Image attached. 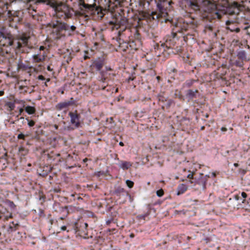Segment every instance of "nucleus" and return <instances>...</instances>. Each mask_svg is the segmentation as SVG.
Instances as JSON below:
<instances>
[{
	"label": "nucleus",
	"instance_id": "nucleus-26",
	"mask_svg": "<svg viewBox=\"0 0 250 250\" xmlns=\"http://www.w3.org/2000/svg\"><path fill=\"white\" fill-rule=\"evenodd\" d=\"M7 154L5 153L0 158V165L5 166L7 164Z\"/></svg>",
	"mask_w": 250,
	"mask_h": 250
},
{
	"label": "nucleus",
	"instance_id": "nucleus-58",
	"mask_svg": "<svg viewBox=\"0 0 250 250\" xmlns=\"http://www.w3.org/2000/svg\"><path fill=\"white\" fill-rule=\"evenodd\" d=\"M47 70H48V71H52V69L51 68V67H50V66H48L47 67Z\"/></svg>",
	"mask_w": 250,
	"mask_h": 250
},
{
	"label": "nucleus",
	"instance_id": "nucleus-14",
	"mask_svg": "<svg viewBox=\"0 0 250 250\" xmlns=\"http://www.w3.org/2000/svg\"><path fill=\"white\" fill-rule=\"evenodd\" d=\"M75 102L73 98H71L68 101H65L58 103L55 106L56 109L58 110H61L63 108L68 107L69 106L74 105Z\"/></svg>",
	"mask_w": 250,
	"mask_h": 250
},
{
	"label": "nucleus",
	"instance_id": "nucleus-50",
	"mask_svg": "<svg viewBox=\"0 0 250 250\" xmlns=\"http://www.w3.org/2000/svg\"><path fill=\"white\" fill-rule=\"evenodd\" d=\"M241 195L243 197V198H246L247 196V194L245 192H242L241 193Z\"/></svg>",
	"mask_w": 250,
	"mask_h": 250
},
{
	"label": "nucleus",
	"instance_id": "nucleus-7",
	"mask_svg": "<svg viewBox=\"0 0 250 250\" xmlns=\"http://www.w3.org/2000/svg\"><path fill=\"white\" fill-rule=\"evenodd\" d=\"M87 227L88 225L86 223L82 222L76 223L75 224L76 234L83 238H88L89 236H88L87 233Z\"/></svg>",
	"mask_w": 250,
	"mask_h": 250
},
{
	"label": "nucleus",
	"instance_id": "nucleus-57",
	"mask_svg": "<svg viewBox=\"0 0 250 250\" xmlns=\"http://www.w3.org/2000/svg\"><path fill=\"white\" fill-rule=\"evenodd\" d=\"M133 80H134V78H132V77H130L129 78H128L127 81H128V82H129L130 81H133Z\"/></svg>",
	"mask_w": 250,
	"mask_h": 250
},
{
	"label": "nucleus",
	"instance_id": "nucleus-36",
	"mask_svg": "<svg viewBox=\"0 0 250 250\" xmlns=\"http://www.w3.org/2000/svg\"><path fill=\"white\" fill-rule=\"evenodd\" d=\"M106 231L109 233L110 235L115 234L117 232V229L115 228L108 229Z\"/></svg>",
	"mask_w": 250,
	"mask_h": 250
},
{
	"label": "nucleus",
	"instance_id": "nucleus-24",
	"mask_svg": "<svg viewBox=\"0 0 250 250\" xmlns=\"http://www.w3.org/2000/svg\"><path fill=\"white\" fill-rule=\"evenodd\" d=\"M212 14L213 18H216L218 19H220L222 18L223 15H224V13L222 11H217L216 10H215Z\"/></svg>",
	"mask_w": 250,
	"mask_h": 250
},
{
	"label": "nucleus",
	"instance_id": "nucleus-12",
	"mask_svg": "<svg viewBox=\"0 0 250 250\" xmlns=\"http://www.w3.org/2000/svg\"><path fill=\"white\" fill-rule=\"evenodd\" d=\"M104 9L113 12L116 7L121 6L124 2V0H105Z\"/></svg>",
	"mask_w": 250,
	"mask_h": 250
},
{
	"label": "nucleus",
	"instance_id": "nucleus-38",
	"mask_svg": "<svg viewBox=\"0 0 250 250\" xmlns=\"http://www.w3.org/2000/svg\"><path fill=\"white\" fill-rule=\"evenodd\" d=\"M164 194V192L162 189H160L157 191L156 194L158 197H162Z\"/></svg>",
	"mask_w": 250,
	"mask_h": 250
},
{
	"label": "nucleus",
	"instance_id": "nucleus-56",
	"mask_svg": "<svg viewBox=\"0 0 250 250\" xmlns=\"http://www.w3.org/2000/svg\"><path fill=\"white\" fill-rule=\"evenodd\" d=\"M61 229L62 230H65L66 229V227L64 226H62L61 228Z\"/></svg>",
	"mask_w": 250,
	"mask_h": 250
},
{
	"label": "nucleus",
	"instance_id": "nucleus-16",
	"mask_svg": "<svg viewBox=\"0 0 250 250\" xmlns=\"http://www.w3.org/2000/svg\"><path fill=\"white\" fill-rule=\"evenodd\" d=\"M198 93L197 90H193L189 89L187 90L186 93V97L188 99V101H192L193 99L197 98V94Z\"/></svg>",
	"mask_w": 250,
	"mask_h": 250
},
{
	"label": "nucleus",
	"instance_id": "nucleus-23",
	"mask_svg": "<svg viewBox=\"0 0 250 250\" xmlns=\"http://www.w3.org/2000/svg\"><path fill=\"white\" fill-rule=\"evenodd\" d=\"M131 166L132 164L129 162L122 161L120 167L124 170H126L131 167Z\"/></svg>",
	"mask_w": 250,
	"mask_h": 250
},
{
	"label": "nucleus",
	"instance_id": "nucleus-45",
	"mask_svg": "<svg viewBox=\"0 0 250 250\" xmlns=\"http://www.w3.org/2000/svg\"><path fill=\"white\" fill-rule=\"evenodd\" d=\"M23 111H24L23 108H20L19 109V114H18V115H17V117H18L19 116L21 115L22 114V113H23Z\"/></svg>",
	"mask_w": 250,
	"mask_h": 250
},
{
	"label": "nucleus",
	"instance_id": "nucleus-51",
	"mask_svg": "<svg viewBox=\"0 0 250 250\" xmlns=\"http://www.w3.org/2000/svg\"><path fill=\"white\" fill-rule=\"evenodd\" d=\"M113 221V219L108 220L106 221V224L107 225H109V224Z\"/></svg>",
	"mask_w": 250,
	"mask_h": 250
},
{
	"label": "nucleus",
	"instance_id": "nucleus-13",
	"mask_svg": "<svg viewBox=\"0 0 250 250\" xmlns=\"http://www.w3.org/2000/svg\"><path fill=\"white\" fill-rule=\"evenodd\" d=\"M12 213L9 212L6 208L0 206V221H5L9 218H12Z\"/></svg>",
	"mask_w": 250,
	"mask_h": 250
},
{
	"label": "nucleus",
	"instance_id": "nucleus-37",
	"mask_svg": "<svg viewBox=\"0 0 250 250\" xmlns=\"http://www.w3.org/2000/svg\"><path fill=\"white\" fill-rule=\"evenodd\" d=\"M125 183L128 188H133V187L134 186L133 182H132V181L129 180H127L126 181Z\"/></svg>",
	"mask_w": 250,
	"mask_h": 250
},
{
	"label": "nucleus",
	"instance_id": "nucleus-40",
	"mask_svg": "<svg viewBox=\"0 0 250 250\" xmlns=\"http://www.w3.org/2000/svg\"><path fill=\"white\" fill-rule=\"evenodd\" d=\"M25 135H24L22 133H20L18 135V139H22V140H25Z\"/></svg>",
	"mask_w": 250,
	"mask_h": 250
},
{
	"label": "nucleus",
	"instance_id": "nucleus-19",
	"mask_svg": "<svg viewBox=\"0 0 250 250\" xmlns=\"http://www.w3.org/2000/svg\"><path fill=\"white\" fill-rule=\"evenodd\" d=\"M188 189V186L184 184H180L177 188V195H179L185 192Z\"/></svg>",
	"mask_w": 250,
	"mask_h": 250
},
{
	"label": "nucleus",
	"instance_id": "nucleus-33",
	"mask_svg": "<svg viewBox=\"0 0 250 250\" xmlns=\"http://www.w3.org/2000/svg\"><path fill=\"white\" fill-rule=\"evenodd\" d=\"M6 105L10 109V110H13L14 109L15 105L13 102H8L6 104Z\"/></svg>",
	"mask_w": 250,
	"mask_h": 250
},
{
	"label": "nucleus",
	"instance_id": "nucleus-27",
	"mask_svg": "<svg viewBox=\"0 0 250 250\" xmlns=\"http://www.w3.org/2000/svg\"><path fill=\"white\" fill-rule=\"evenodd\" d=\"M19 153L20 155L24 156L28 153V149L23 147H20L19 149Z\"/></svg>",
	"mask_w": 250,
	"mask_h": 250
},
{
	"label": "nucleus",
	"instance_id": "nucleus-1",
	"mask_svg": "<svg viewBox=\"0 0 250 250\" xmlns=\"http://www.w3.org/2000/svg\"><path fill=\"white\" fill-rule=\"evenodd\" d=\"M29 36L26 34H22L14 42L12 35L10 33H4L0 32V47H8L13 45L14 47L24 52L22 48L28 46Z\"/></svg>",
	"mask_w": 250,
	"mask_h": 250
},
{
	"label": "nucleus",
	"instance_id": "nucleus-18",
	"mask_svg": "<svg viewBox=\"0 0 250 250\" xmlns=\"http://www.w3.org/2000/svg\"><path fill=\"white\" fill-rule=\"evenodd\" d=\"M158 2L157 3V6L158 8L159 9L160 12L163 14L166 11L165 9V3L167 0H158Z\"/></svg>",
	"mask_w": 250,
	"mask_h": 250
},
{
	"label": "nucleus",
	"instance_id": "nucleus-17",
	"mask_svg": "<svg viewBox=\"0 0 250 250\" xmlns=\"http://www.w3.org/2000/svg\"><path fill=\"white\" fill-rule=\"evenodd\" d=\"M20 227V225L18 222H15L12 221L10 223L8 227L7 228V231L9 233L15 231L18 229Z\"/></svg>",
	"mask_w": 250,
	"mask_h": 250
},
{
	"label": "nucleus",
	"instance_id": "nucleus-20",
	"mask_svg": "<svg viewBox=\"0 0 250 250\" xmlns=\"http://www.w3.org/2000/svg\"><path fill=\"white\" fill-rule=\"evenodd\" d=\"M115 193L117 196H121V195H128V193L124 188L119 187L115 190Z\"/></svg>",
	"mask_w": 250,
	"mask_h": 250
},
{
	"label": "nucleus",
	"instance_id": "nucleus-35",
	"mask_svg": "<svg viewBox=\"0 0 250 250\" xmlns=\"http://www.w3.org/2000/svg\"><path fill=\"white\" fill-rule=\"evenodd\" d=\"M25 120L28 122V125L29 127H33L35 125V122L33 120H29V118H26Z\"/></svg>",
	"mask_w": 250,
	"mask_h": 250
},
{
	"label": "nucleus",
	"instance_id": "nucleus-62",
	"mask_svg": "<svg viewBox=\"0 0 250 250\" xmlns=\"http://www.w3.org/2000/svg\"><path fill=\"white\" fill-rule=\"evenodd\" d=\"M119 145L120 146H124V144L122 142H120L119 143Z\"/></svg>",
	"mask_w": 250,
	"mask_h": 250
},
{
	"label": "nucleus",
	"instance_id": "nucleus-64",
	"mask_svg": "<svg viewBox=\"0 0 250 250\" xmlns=\"http://www.w3.org/2000/svg\"><path fill=\"white\" fill-rule=\"evenodd\" d=\"M235 31L236 32H239L240 31V29L238 28H236V29L235 30Z\"/></svg>",
	"mask_w": 250,
	"mask_h": 250
},
{
	"label": "nucleus",
	"instance_id": "nucleus-59",
	"mask_svg": "<svg viewBox=\"0 0 250 250\" xmlns=\"http://www.w3.org/2000/svg\"><path fill=\"white\" fill-rule=\"evenodd\" d=\"M4 92L3 91H2V90L0 91V97L3 96L4 95Z\"/></svg>",
	"mask_w": 250,
	"mask_h": 250
},
{
	"label": "nucleus",
	"instance_id": "nucleus-3",
	"mask_svg": "<svg viewBox=\"0 0 250 250\" xmlns=\"http://www.w3.org/2000/svg\"><path fill=\"white\" fill-rule=\"evenodd\" d=\"M105 25L107 28L112 31L120 29L119 33L126 29L129 30L130 27L128 19L121 13H115L113 15L112 18L105 23Z\"/></svg>",
	"mask_w": 250,
	"mask_h": 250
},
{
	"label": "nucleus",
	"instance_id": "nucleus-49",
	"mask_svg": "<svg viewBox=\"0 0 250 250\" xmlns=\"http://www.w3.org/2000/svg\"><path fill=\"white\" fill-rule=\"evenodd\" d=\"M234 22V21H230V20H228L226 21V25H230L231 23H233Z\"/></svg>",
	"mask_w": 250,
	"mask_h": 250
},
{
	"label": "nucleus",
	"instance_id": "nucleus-5",
	"mask_svg": "<svg viewBox=\"0 0 250 250\" xmlns=\"http://www.w3.org/2000/svg\"><path fill=\"white\" fill-rule=\"evenodd\" d=\"M67 2L69 1L74 8H78L75 11V14L79 17H84L85 21L88 20V15L92 8L91 5L85 4L84 0H66Z\"/></svg>",
	"mask_w": 250,
	"mask_h": 250
},
{
	"label": "nucleus",
	"instance_id": "nucleus-15",
	"mask_svg": "<svg viewBox=\"0 0 250 250\" xmlns=\"http://www.w3.org/2000/svg\"><path fill=\"white\" fill-rule=\"evenodd\" d=\"M46 57V54L45 52H39L37 54H35L33 56V62L38 63L43 62L45 60Z\"/></svg>",
	"mask_w": 250,
	"mask_h": 250
},
{
	"label": "nucleus",
	"instance_id": "nucleus-21",
	"mask_svg": "<svg viewBox=\"0 0 250 250\" xmlns=\"http://www.w3.org/2000/svg\"><path fill=\"white\" fill-rule=\"evenodd\" d=\"M29 87L27 86H22L21 85L19 87V90H20V92L21 93L25 94L27 92L29 93H31L34 91L33 89L31 90L30 91H29Z\"/></svg>",
	"mask_w": 250,
	"mask_h": 250
},
{
	"label": "nucleus",
	"instance_id": "nucleus-43",
	"mask_svg": "<svg viewBox=\"0 0 250 250\" xmlns=\"http://www.w3.org/2000/svg\"><path fill=\"white\" fill-rule=\"evenodd\" d=\"M39 215L40 217L44 216V210L42 209L39 210Z\"/></svg>",
	"mask_w": 250,
	"mask_h": 250
},
{
	"label": "nucleus",
	"instance_id": "nucleus-55",
	"mask_svg": "<svg viewBox=\"0 0 250 250\" xmlns=\"http://www.w3.org/2000/svg\"><path fill=\"white\" fill-rule=\"evenodd\" d=\"M210 174H211V176H212L213 177H215L216 176V173L214 172H211L210 173Z\"/></svg>",
	"mask_w": 250,
	"mask_h": 250
},
{
	"label": "nucleus",
	"instance_id": "nucleus-46",
	"mask_svg": "<svg viewBox=\"0 0 250 250\" xmlns=\"http://www.w3.org/2000/svg\"><path fill=\"white\" fill-rule=\"evenodd\" d=\"M38 79L40 80H45V78H44V77L42 75H39L38 77Z\"/></svg>",
	"mask_w": 250,
	"mask_h": 250
},
{
	"label": "nucleus",
	"instance_id": "nucleus-4",
	"mask_svg": "<svg viewBox=\"0 0 250 250\" xmlns=\"http://www.w3.org/2000/svg\"><path fill=\"white\" fill-rule=\"evenodd\" d=\"M47 26L52 29L51 34L56 39L65 37L67 30H68V25L67 23L58 20H52L47 24Z\"/></svg>",
	"mask_w": 250,
	"mask_h": 250
},
{
	"label": "nucleus",
	"instance_id": "nucleus-25",
	"mask_svg": "<svg viewBox=\"0 0 250 250\" xmlns=\"http://www.w3.org/2000/svg\"><path fill=\"white\" fill-rule=\"evenodd\" d=\"M76 30V27L74 25H72L71 26L68 25V30H67L66 35L68 36H72Z\"/></svg>",
	"mask_w": 250,
	"mask_h": 250
},
{
	"label": "nucleus",
	"instance_id": "nucleus-52",
	"mask_svg": "<svg viewBox=\"0 0 250 250\" xmlns=\"http://www.w3.org/2000/svg\"><path fill=\"white\" fill-rule=\"evenodd\" d=\"M172 103V100H168L167 101V106H170Z\"/></svg>",
	"mask_w": 250,
	"mask_h": 250
},
{
	"label": "nucleus",
	"instance_id": "nucleus-48",
	"mask_svg": "<svg viewBox=\"0 0 250 250\" xmlns=\"http://www.w3.org/2000/svg\"><path fill=\"white\" fill-rule=\"evenodd\" d=\"M159 99L160 101H162L163 102H164V101H167V100L165 99V98L163 96H160L159 97Z\"/></svg>",
	"mask_w": 250,
	"mask_h": 250
},
{
	"label": "nucleus",
	"instance_id": "nucleus-44",
	"mask_svg": "<svg viewBox=\"0 0 250 250\" xmlns=\"http://www.w3.org/2000/svg\"><path fill=\"white\" fill-rule=\"evenodd\" d=\"M45 50H47L46 47L43 46H41L39 48V51L40 52H41V51H43V52H45Z\"/></svg>",
	"mask_w": 250,
	"mask_h": 250
},
{
	"label": "nucleus",
	"instance_id": "nucleus-34",
	"mask_svg": "<svg viewBox=\"0 0 250 250\" xmlns=\"http://www.w3.org/2000/svg\"><path fill=\"white\" fill-rule=\"evenodd\" d=\"M196 82L195 80H187L185 83V84L186 85V86L187 87H190L191 85H193V84Z\"/></svg>",
	"mask_w": 250,
	"mask_h": 250
},
{
	"label": "nucleus",
	"instance_id": "nucleus-22",
	"mask_svg": "<svg viewBox=\"0 0 250 250\" xmlns=\"http://www.w3.org/2000/svg\"><path fill=\"white\" fill-rule=\"evenodd\" d=\"M25 111L28 114H33L36 112V108L34 106L28 105L25 107Z\"/></svg>",
	"mask_w": 250,
	"mask_h": 250
},
{
	"label": "nucleus",
	"instance_id": "nucleus-8",
	"mask_svg": "<svg viewBox=\"0 0 250 250\" xmlns=\"http://www.w3.org/2000/svg\"><path fill=\"white\" fill-rule=\"evenodd\" d=\"M165 42L161 43V46L167 48H171L175 46L177 40V33L172 32L171 35H167L165 38Z\"/></svg>",
	"mask_w": 250,
	"mask_h": 250
},
{
	"label": "nucleus",
	"instance_id": "nucleus-6",
	"mask_svg": "<svg viewBox=\"0 0 250 250\" xmlns=\"http://www.w3.org/2000/svg\"><path fill=\"white\" fill-rule=\"evenodd\" d=\"M36 0H29L27 3L28 8L27 12L29 15L33 18V19L38 21H42L44 18V13L37 10V6L39 4H46V3H36L35 1Z\"/></svg>",
	"mask_w": 250,
	"mask_h": 250
},
{
	"label": "nucleus",
	"instance_id": "nucleus-30",
	"mask_svg": "<svg viewBox=\"0 0 250 250\" xmlns=\"http://www.w3.org/2000/svg\"><path fill=\"white\" fill-rule=\"evenodd\" d=\"M18 68L19 69H21L23 71H26L31 68V67H29L28 65L23 64L22 63H20L18 64Z\"/></svg>",
	"mask_w": 250,
	"mask_h": 250
},
{
	"label": "nucleus",
	"instance_id": "nucleus-10",
	"mask_svg": "<svg viewBox=\"0 0 250 250\" xmlns=\"http://www.w3.org/2000/svg\"><path fill=\"white\" fill-rule=\"evenodd\" d=\"M182 4L185 5L186 10H189L190 13L198 11L200 6L196 0H183Z\"/></svg>",
	"mask_w": 250,
	"mask_h": 250
},
{
	"label": "nucleus",
	"instance_id": "nucleus-28",
	"mask_svg": "<svg viewBox=\"0 0 250 250\" xmlns=\"http://www.w3.org/2000/svg\"><path fill=\"white\" fill-rule=\"evenodd\" d=\"M229 15H235L237 16L239 14V10L237 7L235 8H230L229 10Z\"/></svg>",
	"mask_w": 250,
	"mask_h": 250
},
{
	"label": "nucleus",
	"instance_id": "nucleus-39",
	"mask_svg": "<svg viewBox=\"0 0 250 250\" xmlns=\"http://www.w3.org/2000/svg\"><path fill=\"white\" fill-rule=\"evenodd\" d=\"M123 46L125 48H123V50L124 51H125L126 49V48H128V45H129V43L128 42H125L123 43Z\"/></svg>",
	"mask_w": 250,
	"mask_h": 250
},
{
	"label": "nucleus",
	"instance_id": "nucleus-31",
	"mask_svg": "<svg viewBox=\"0 0 250 250\" xmlns=\"http://www.w3.org/2000/svg\"><path fill=\"white\" fill-rule=\"evenodd\" d=\"M237 57L239 59L244 60L246 58V53L244 51H241L238 53Z\"/></svg>",
	"mask_w": 250,
	"mask_h": 250
},
{
	"label": "nucleus",
	"instance_id": "nucleus-47",
	"mask_svg": "<svg viewBox=\"0 0 250 250\" xmlns=\"http://www.w3.org/2000/svg\"><path fill=\"white\" fill-rule=\"evenodd\" d=\"M193 174H194V173H193V172L190 173H189V174H188V175L187 177H188V178H189V179H193Z\"/></svg>",
	"mask_w": 250,
	"mask_h": 250
},
{
	"label": "nucleus",
	"instance_id": "nucleus-53",
	"mask_svg": "<svg viewBox=\"0 0 250 250\" xmlns=\"http://www.w3.org/2000/svg\"><path fill=\"white\" fill-rule=\"evenodd\" d=\"M106 86H102V87H101V89L102 90H106L107 91H110V90L109 89H106Z\"/></svg>",
	"mask_w": 250,
	"mask_h": 250
},
{
	"label": "nucleus",
	"instance_id": "nucleus-32",
	"mask_svg": "<svg viewBox=\"0 0 250 250\" xmlns=\"http://www.w3.org/2000/svg\"><path fill=\"white\" fill-rule=\"evenodd\" d=\"M149 214V212L147 211L146 213L143 214H140L137 216V218L139 220H145L146 218Z\"/></svg>",
	"mask_w": 250,
	"mask_h": 250
},
{
	"label": "nucleus",
	"instance_id": "nucleus-42",
	"mask_svg": "<svg viewBox=\"0 0 250 250\" xmlns=\"http://www.w3.org/2000/svg\"><path fill=\"white\" fill-rule=\"evenodd\" d=\"M76 195L77 196V199L78 200H83V198L82 197H81L80 196L77 195L76 194H72L71 195V196L72 197H75Z\"/></svg>",
	"mask_w": 250,
	"mask_h": 250
},
{
	"label": "nucleus",
	"instance_id": "nucleus-63",
	"mask_svg": "<svg viewBox=\"0 0 250 250\" xmlns=\"http://www.w3.org/2000/svg\"><path fill=\"white\" fill-rule=\"evenodd\" d=\"M134 236H135V235H134V234L133 233H131L130 235V237L131 238H133V237H134Z\"/></svg>",
	"mask_w": 250,
	"mask_h": 250
},
{
	"label": "nucleus",
	"instance_id": "nucleus-11",
	"mask_svg": "<svg viewBox=\"0 0 250 250\" xmlns=\"http://www.w3.org/2000/svg\"><path fill=\"white\" fill-rule=\"evenodd\" d=\"M68 115L70 117V123L73 126L72 127V129L81 127V115L77 110L74 112H69Z\"/></svg>",
	"mask_w": 250,
	"mask_h": 250
},
{
	"label": "nucleus",
	"instance_id": "nucleus-2",
	"mask_svg": "<svg viewBox=\"0 0 250 250\" xmlns=\"http://www.w3.org/2000/svg\"><path fill=\"white\" fill-rule=\"evenodd\" d=\"M36 3H46L52 7L58 18L66 19L70 18L73 15V8L62 2H58L54 0H36Z\"/></svg>",
	"mask_w": 250,
	"mask_h": 250
},
{
	"label": "nucleus",
	"instance_id": "nucleus-60",
	"mask_svg": "<svg viewBox=\"0 0 250 250\" xmlns=\"http://www.w3.org/2000/svg\"><path fill=\"white\" fill-rule=\"evenodd\" d=\"M89 58V57L88 56H87V55H85L83 57V59H84V60H87V59H88Z\"/></svg>",
	"mask_w": 250,
	"mask_h": 250
},
{
	"label": "nucleus",
	"instance_id": "nucleus-54",
	"mask_svg": "<svg viewBox=\"0 0 250 250\" xmlns=\"http://www.w3.org/2000/svg\"><path fill=\"white\" fill-rule=\"evenodd\" d=\"M221 130L222 131H223V132H225V131H226L227 130V128L225 127H222L221 128Z\"/></svg>",
	"mask_w": 250,
	"mask_h": 250
},
{
	"label": "nucleus",
	"instance_id": "nucleus-41",
	"mask_svg": "<svg viewBox=\"0 0 250 250\" xmlns=\"http://www.w3.org/2000/svg\"><path fill=\"white\" fill-rule=\"evenodd\" d=\"M9 206L11 208H15L16 207V205L14 204V202H12V201H9Z\"/></svg>",
	"mask_w": 250,
	"mask_h": 250
},
{
	"label": "nucleus",
	"instance_id": "nucleus-61",
	"mask_svg": "<svg viewBox=\"0 0 250 250\" xmlns=\"http://www.w3.org/2000/svg\"><path fill=\"white\" fill-rule=\"evenodd\" d=\"M105 69L106 71H110L111 70V68L109 67H105Z\"/></svg>",
	"mask_w": 250,
	"mask_h": 250
},
{
	"label": "nucleus",
	"instance_id": "nucleus-9",
	"mask_svg": "<svg viewBox=\"0 0 250 250\" xmlns=\"http://www.w3.org/2000/svg\"><path fill=\"white\" fill-rule=\"evenodd\" d=\"M105 62L104 58H98L92 61L90 65V69L92 72L102 71L101 70L105 65Z\"/></svg>",
	"mask_w": 250,
	"mask_h": 250
},
{
	"label": "nucleus",
	"instance_id": "nucleus-29",
	"mask_svg": "<svg viewBox=\"0 0 250 250\" xmlns=\"http://www.w3.org/2000/svg\"><path fill=\"white\" fill-rule=\"evenodd\" d=\"M100 81L102 83H104L105 81L107 79V77L106 76V73L105 71H100Z\"/></svg>",
	"mask_w": 250,
	"mask_h": 250
}]
</instances>
